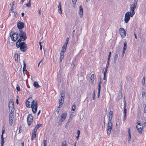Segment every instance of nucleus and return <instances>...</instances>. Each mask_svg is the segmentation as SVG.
Wrapping results in <instances>:
<instances>
[{"label": "nucleus", "mask_w": 146, "mask_h": 146, "mask_svg": "<svg viewBox=\"0 0 146 146\" xmlns=\"http://www.w3.org/2000/svg\"><path fill=\"white\" fill-rule=\"evenodd\" d=\"M36 130L35 129H34L32 133L31 139L32 140H34L36 137Z\"/></svg>", "instance_id": "ddd939ff"}, {"label": "nucleus", "mask_w": 146, "mask_h": 146, "mask_svg": "<svg viewBox=\"0 0 146 146\" xmlns=\"http://www.w3.org/2000/svg\"><path fill=\"white\" fill-rule=\"evenodd\" d=\"M68 40L69 38L68 37H67L66 38V41L65 42V43L68 44Z\"/></svg>", "instance_id": "5fc2aeb1"}, {"label": "nucleus", "mask_w": 146, "mask_h": 146, "mask_svg": "<svg viewBox=\"0 0 146 146\" xmlns=\"http://www.w3.org/2000/svg\"><path fill=\"white\" fill-rule=\"evenodd\" d=\"M113 111L110 110V111L109 114V121L108 122V129H107V133L109 135L111 133V131L112 127V123L111 121L113 117Z\"/></svg>", "instance_id": "f257e3e1"}, {"label": "nucleus", "mask_w": 146, "mask_h": 146, "mask_svg": "<svg viewBox=\"0 0 146 146\" xmlns=\"http://www.w3.org/2000/svg\"><path fill=\"white\" fill-rule=\"evenodd\" d=\"M24 0H21V2L19 3V4H23L24 1Z\"/></svg>", "instance_id": "052dcab7"}, {"label": "nucleus", "mask_w": 146, "mask_h": 146, "mask_svg": "<svg viewBox=\"0 0 146 146\" xmlns=\"http://www.w3.org/2000/svg\"><path fill=\"white\" fill-rule=\"evenodd\" d=\"M144 110H145V111H146V104L145 106Z\"/></svg>", "instance_id": "774afa93"}, {"label": "nucleus", "mask_w": 146, "mask_h": 146, "mask_svg": "<svg viewBox=\"0 0 146 146\" xmlns=\"http://www.w3.org/2000/svg\"><path fill=\"white\" fill-rule=\"evenodd\" d=\"M25 24L24 23L21 21H19L17 24V26L20 30H22V29L24 27Z\"/></svg>", "instance_id": "f8f14e48"}, {"label": "nucleus", "mask_w": 146, "mask_h": 146, "mask_svg": "<svg viewBox=\"0 0 146 146\" xmlns=\"http://www.w3.org/2000/svg\"><path fill=\"white\" fill-rule=\"evenodd\" d=\"M26 106L29 108H30L31 106V103L27 101L26 102Z\"/></svg>", "instance_id": "5701e85b"}, {"label": "nucleus", "mask_w": 146, "mask_h": 146, "mask_svg": "<svg viewBox=\"0 0 146 146\" xmlns=\"http://www.w3.org/2000/svg\"><path fill=\"white\" fill-rule=\"evenodd\" d=\"M64 52L61 51V52L60 53V56H64Z\"/></svg>", "instance_id": "09e8293b"}, {"label": "nucleus", "mask_w": 146, "mask_h": 146, "mask_svg": "<svg viewBox=\"0 0 146 146\" xmlns=\"http://www.w3.org/2000/svg\"><path fill=\"white\" fill-rule=\"evenodd\" d=\"M138 1V0H134V3H133L134 4L137 5V2Z\"/></svg>", "instance_id": "49530a36"}, {"label": "nucleus", "mask_w": 146, "mask_h": 146, "mask_svg": "<svg viewBox=\"0 0 146 146\" xmlns=\"http://www.w3.org/2000/svg\"><path fill=\"white\" fill-rule=\"evenodd\" d=\"M111 56V52H110L108 56V60H110Z\"/></svg>", "instance_id": "37998d69"}, {"label": "nucleus", "mask_w": 146, "mask_h": 146, "mask_svg": "<svg viewBox=\"0 0 146 146\" xmlns=\"http://www.w3.org/2000/svg\"><path fill=\"white\" fill-rule=\"evenodd\" d=\"M9 111L13 112L14 111V106L13 99H10L9 103Z\"/></svg>", "instance_id": "39448f33"}, {"label": "nucleus", "mask_w": 146, "mask_h": 146, "mask_svg": "<svg viewBox=\"0 0 146 146\" xmlns=\"http://www.w3.org/2000/svg\"><path fill=\"white\" fill-rule=\"evenodd\" d=\"M76 108V106L74 104L72 105V110L74 111Z\"/></svg>", "instance_id": "f704fd0d"}, {"label": "nucleus", "mask_w": 146, "mask_h": 146, "mask_svg": "<svg viewBox=\"0 0 146 146\" xmlns=\"http://www.w3.org/2000/svg\"><path fill=\"white\" fill-rule=\"evenodd\" d=\"M136 7V5L132 4L131 5L130 7L131 11L129 13H131V16H133L135 14L134 9Z\"/></svg>", "instance_id": "1a4fd4ad"}, {"label": "nucleus", "mask_w": 146, "mask_h": 146, "mask_svg": "<svg viewBox=\"0 0 146 146\" xmlns=\"http://www.w3.org/2000/svg\"><path fill=\"white\" fill-rule=\"evenodd\" d=\"M131 139V135H129L128 139V142H129H129H130Z\"/></svg>", "instance_id": "8fccbe9b"}, {"label": "nucleus", "mask_w": 146, "mask_h": 146, "mask_svg": "<svg viewBox=\"0 0 146 146\" xmlns=\"http://www.w3.org/2000/svg\"><path fill=\"white\" fill-rule=\"evenodd\" d=\"M27 122L28 125H30L33 122V117L31 114H29L27 117Z\"/></svg>", "instance_id": "6e6552de"}, {"label": "nucleus", "mask_w": 146, "mask_h": 146, "mask_svg": "<svg viewBox=\"0 0 146 146\" xmlns=\"http://www.w3.org/2000/svg\"><path fill=\"white\" fill-rule=\"evenodd\" d=\"M127 112V110L126 108V103L125 101V104H124V110H123V120L125 121L126 119L125 117L126 115Z\"/></svg>", "instance_id": "4468645a"}, {"label": "nucleus", "mask_w": 146, "mask_h": 146, "mask_svg": "<svg viewBox=\"0 0 146 146\" xmlns=\"http://www.w3.org/2000/svg\"><path fill=\"white\" fill-rule=\"evenodd\" d=\"M20 33L19 35L20 38L17 41H24L27 38L26 34L22 30H20Z\"/></svg>", "instance_id": "7ed1b4c3"}, {"label": "nucleus", "mask_w": 146, "mask_h": 146, "mask_svg": "<svg viewBox=\"0 0 146 146\" xmlns=\"http://www.w3.org/2000/svg\"><path fill=\"white\" fill-rule=\"evenodd\" d=\"M14 112H10V113L9 115V119H14Z\"/></svg>", "instance_id": "a211bd4d"}, {"label": "nucleus", "mask_w": 146, "mask_h": 146, "mask_svg": "<svg viewBox=\"0 0 146 146\" xmlns=\"http://www.w3.org/2000/svg\"><path fill=\"white\" fill-rule=\"evenodd\" d=\"M79 15L80 17H82L83 15V8L81 6L79 7Z\"/></svg>", "instance_id": "dca6fc26"}, {"label": "nucleus", "mask_w": 146, "mask_h": 146, "mask_svg": "<svg viewBox=\"0 0 146 146\" xmlns=\"http://www.w3.org/2000/svg\"><path fill=\"white\" fill-rule=\"evenodd\" d=\"M65 94L64 91L63 90L62 91L61 95V98H63V99H64L65 97Z\"/></svg>", "instance_id": "b1692460"}, {"label": "nucleus", "mask_w": 146, "mask_h": 146, "mask_svg": "<svg viewBox=\"0 0 146 146\" xmlns=\"http://www.w3.org/2000/svg\"><path fill=\"white\" fill-rule=\"evenodd\" d=\"M95 96H96V95H95V90H94V91L93 95V97H92L93 100H94V98L95 97Z\"/></svg>", "instance_id": "ea45409f"}, {"label": "nucleus", "mask_w": 146, "mask_h": 146, "mask_svg": "<svg viewBox=\"0 0 146 146\" xmlns=\"http://www.w3.org/2000/svg\"><path fill=\"white\" fill-rule=\"evenodd\" d=\"M14 119H9V124L10 125L12 126L13 124Z\"/></svg>", "instance_id": "7c9ffc66"}, {"label": "nucleus", "mask_w": 146, "mask_h": 146, "mask_svg": "<svg viewBox=\"0 0 146 146\" xmlns=\"http://www.w3.org/2000/svg\"><path fill=\"white\" fill-rule=\"evenodd\" d=\"M67 44H68L65 43V44H64V45H63V46L66 48L67 47Z\"/></svg>", "instance_id": "bf43d9fd"}, {"label": "nucleus", "mask_w": 146, "mask_h": 146, "mask_svg": "<svg viewBox=\"0 0 146 146\" xmlns=\"http://www.w3.org/2000/svg\"><path fill=\"white\" fill-rule=\"evenodd\" d=\"M43 146H47V145H46L47 142H46V140H44L43 141Z\"/></svg>", "instance_id": "4c0bfd02"}, {"label": "nucleus", "mask_w": 146, "mask_h": 146, "mask_svg": "<svg viewBox=\"0 0 146 146\" xmlns=\"http://www.w3.org/2000/svg\"><path fill=\"white\" fill-rule=\"evenodd\" d=\"M16 89L18 91H19L20 90V87L19 85H17L16 87Z\"/></svg>", "instance_id": "58836bf2"}, {"label": "nucleus", "mask_w": 146, "mask_h": 146, "mask_svg": "<svg viewBox=\"0 0 146 146\" xmlns=\"http://www.w3.org/2000/svg\"><path fill=\"white\" fill-rule=\"evenodd\" d=\"M18 55L17 54V53H16L14 55V57L15 60V61H17L18 60Z\"/></svg>", "instance_id": "2f4dec72"}, {"label": "nucleus", "mask_w": 146, "mask_h": 146, "mask_svg": "<svg viewBox=\"0 0 146 146\" xmlns=\"http://www.w3.org/2000/svg\"><path fill=\"white\" fill-rule=\"evenodd\" d=\"M19 133H21V127H19Z\"/></svg>", "instance_id": "69168bd1"}, {"label": "nucleus", "mask_w": 146, "mask_h": 146, "mask_svg": "<svg viewBox=\"0 0 146 146\" xmlns=\"http://www.w3.org/2000/svg\"><path fill=\"white\" fill-rule=\"evenodd\" d=\"M16 46L17 48L20 47V50L23 52H25L27 49V44L24 42L17 41Z\"/></svg>", "instance_id": "f03ea898"}, {"label": "nucleus", "mask_w": 146, "mask_h": 146, "mask_svg": "<svg viewBox=\"0 0 146 146\" xmlns=\"http://www.w3.org/2000/svg\"><path fill=\"white\" fill-rule=\"evenodd\" d=\"M72 1L73 4L74 5H75L76 2L77 0H72Z\"/></svg>", "instance_id": "a18cd8bd"}, {"label": "nucleus", "mask_w": 146, "mask_h": 146, "mask_svg": "<svg viewBox=\"0 0 146 146\" xmlns=\"http://www.w3.org/2000/svg\"><path fill=\"white\" fill-rule=\"evenodd\" d=\"M35 100H33V99L32 98H30L28 99L27 100V101H28V102H30V103H31V105H32L33 104V101Z\"/></svg>", "instance_id": "412c9836"}, {"label": "nucleus", "mask_w": 146, "mask_h": 146, "mask_svg": "<svg viewBox=\"0 0 146 146\" xmlns=\"http://www.w3.org/2000/svg\"><path fill=\"white\" fill-rule=\"evenodd\" d=\"M71 66L72 67V68H74L75 67V64L74 62H72L71 64Z\"/></svg>", "instance_id": "603ef678"}, {"label": "nucleus", "mask_w": 146, "mask_h": 146, "mask_svg": "<svg viewBox=\"0 0 146 146\" xmlns=\"http://www.w3.org/2000/svg\"><path fill=\"white\" fill-rule=\"evenodd\" d=\"M10 36L11 37L12 40L13 41H16L18 38V35L17 33H15L14 31H11L10 33Z\"/></svg>", "instance_id": "20e7f679"}, {"label": "nucleus", "mask_w": 146, "mask_h": 146, "mask_svg": "<svg viewBox=\"0 0 146 146\" xmlns=\"http://www.w3.org/2000/svg\"><path fill=\"white\" fill-rule=\"evenodd\" d=\"M1 145H4V143L5 141L4 140V138L3 137V136L2 135L1 136Z\"/></svg>", "instance_id": "c85d7f7f"}, {"label": "nucleus", "mask_w": 146, "mask_h": 146, "mask_svg": "<svg viewBox=\"0 0 146 146\" xmlns=\"http://www.w3.org/2000/svg\"><path fill=\"white\" fill-rule=\"evenodd\" d=\"M69 125V123H68V122H67V123L66 124V125H65V127H66V128H67V127H68V126Z\"/></svg>", "instance_id": "6e6d98bb"}, {"label": "nucleus", "mask_w": 146, "mask_h": 146, "mask_svg": "<svg viewBox=\"0 0 146 146\" xmlns=\"http://www.w3.org/2000/svg\"><path fill=\"white\" fill-rule=\"evenodd\" d=\"M66 48L64 47L63 46L62 48L61 51H62L65 52L66 50Z\"/></svg>", "instance_id": "79ce46f5"}, {"label": "nucleus", "mask_w": 146, "mask_h": 146, "mask_svg": "<svg viewBox=\"0 0 146 146\" xmlns=\"http://www.w3.org/2000/svg\"><path fill=\"white\" fill-rule=\"evenodd\" d=\"M71 120H72V118H71V116L70 115V117L69 118V119H68V121H67L68 123H69L71 121Z\"/></svg>", "instance_id": "de8ad7c7"}, {"label": "nucleus", "mask_w": 146, "mask_h": 146, "mask_svg": "<svg viewBox=\"0 0 146 146\" xmlns=\"http://www.w3.org/2000/svg\"><path fill=\"white\" fill-rule=\"evenodd\" d=\"M64 100V99H63V98H61V97L60 98L59 101L60 106H61V105L63 104Z\"/></svg>", "instance_id": "aec40b11"}, {"label": "nucleus", "mask_w": 146, "mask_h": 146, "mask_svg": "<svg viewBox=\"0 0 146 146\" xmlns=\"http://www.w3.org/2000/svg\"><path fill=\"white\" fill-rule=\"evenodd\" d=\"M80 131L79 130H78L77 131V134H78V135H80Z\"/></svg>", "instance_id": "0e129e2a"}, {"label": "nucleus", "mask_w": 146, "mask_h": 146, "mask_svg": "<svg viewBox=\"0 0 146 146\" xmlns=\"http://www.w3.org/2000/svg\"><path fill=\"white\" fill-rule=\"evenodd\" d=\"M103 123L104 124V127L105 126V117H104V121H103Z\"/></svg>", "instance_id": "13d9d810"}, {"label": "nucleus", "mask_w": 146, "mask_h": 146, "mask_svg": "<svg viewBox=\"0 0 146 146\" xmlns=\"http://www.w3.org/2000/svg\"><path fill=\"white\" fill-rule=\"evenodd\" d=\"M127 42L126 41H125L124 43V45L123 48V50H126L127 48Z\"/></svg>", "instance_id": "bb28decb"}, {"label": "nucleus", "mask_w": 146, "mask_h": 146, "mask_svg": "<svg viewBox=\"0 0 146 146\" xmlns=\"http://www.w3.org/2000/svg\"><path fill=\"white\" fill-rule=\"evenodd\" d=\"M145 95V93L144 92H143L142 93V97H143Z\"/></svg>", "instance_id": "864d4df0"}, {"label": "nucleus", "mask_w": 146, "mask_h": 146, "mask_svg": "<svg viewBox=\"0 0 146 146\" xmlns=\"http://www.w3.org/2000/svg\"><path fill=\"white\" fill-rule=\"evenodd\" d=\"M32 108L33 113H36L37 109V100L33 101V104L31 107Z\"/></svg>", "instance_id": "423d86ee"}, {"label": "nucleus", "mask_w": 146, "mask_h": 146, "mask_svg": "<svg viewBox=\"0 0 146 146\" xmlns=\"http://www.w3.org/2000/svg\"><path fill=\"white\" fill-rule=\"evenodd\" d=\"M42 125L41 124H38L37 125H36L34 129H36L37 131V129H38Z\"/></svg>", "instance_id": "393cba45"}, {"label": "nucleus", "mask_w": 146, "mask_h": 146, "mask_svg": "<svg viewBox=\"0 0 146 146\" xmlns=\"http://www.w3.org/2000/svg\"><path fill=\"white\" fill-rule=\"evenodd\" d=\"M14 2H12V3H11L10 4V5H11V9H10V11H12V10H13V8L11 7V5H12V6H13L14 5Z\"/></svg>", "instance_id": "c9c22d12"}, {"label": "nucleus", "mask_w": 146, "mask_h": 146, "mask_svg": "<svg viewBox=\"0 0 146 146\" xmlns=\"http://www.w3.org/2000/svg\"><path fill=\"white\" fill-rule=\"evenodd\" d=\"M120 34L122 37L124 38L126 36V32L123 28H121L119 29Z\"/></svg>", "instance_id": "9d476101"}, {"label": "nucleus", "mask_w": 146, "mask_h": 146, "mask_svg": "<svg viewBox=\"0 0 146 146\" xmlns=\"http://www.w3.org/2000/svg\"><path fill=\"white\" fill-rule=\"evenodd\" d=\"M131 13L129 12H127L126 13L125 16L124 21L126 23H127L130 19V17H132L133 16H131Z\"/></svg>", "instance_id": "0eeeda50"}, {"label": "nucleus", "mask_w": 146, "mask_h": 146, "mask_svg": "<svg viewBox=\"0 0 146 146\" xmlns=\"http://www.w3.org/2000/svg\"><path fill=\"white\" fill-rule=\"evenodd\" d=\"M94 74H93L91 75V76L90 77V79L91 80V81L92 83L93 82L94 80Z\"/></svg>", "instance_id": "c756f323"}, {"label": "nucleus", "mask_w": 146, "mask_h": 146, "mask_svg": "<svg viewBox=\"0 0 146 146\" xmlns=\"http://www.w3.org/2000/svg\"><path fill=\"white\" fill-rule=\"evenodd\" d=\"M26 6L28 7H29L31 6V2L29 1V2L26 4Z\"/></svg>", "instance_id": "e433bc0d"}, {"label": "nucleus", "mask_w": 146, "mask_h": 146, "mask_svg": "<svg viewBox=\"0 0 146 146\" xmlns=\"http://www.w3.org/2000/svg\"><path fill=\"white\" fill-rule=\"evenodd\" d=\"M109 64H107L106 65V68H104V69H105V70H106V71H107L108 68L109 66Z\"/></svg>", "instance_id": "c03bdc74"}, {"label": "nucleus", "mask_w": 146, "mask_h": 146, "mask_svg": "<svg viewBox=\"0 0 146 146\" xmlns=\"http://www.w3.org/2000/svg\"><path fill=\"white\" fill-rule=\"evenodd\" d=\"M125 50H123V51L122 52V56H122V57L124 56V53H125Z\"/></svg>", "instance_id": "4d7b16f0"}, {"label": "nucleus", "mask_w": 146, "mask_h": 146, "mask_svg": "<svg viewBox=\"0 0 146 146\" xmlns=\"http://www.w3.org/2000/svg\"><path fill=\"white\" fill-rule=\"evenodd\" d=\"M107 72L106 70H104V78H103V79L104 80H106V73Z\"/></svg>", "instance_id": "473e14b6"}, {"label": "nucleus", "mask_w": 146, "mask_h": 146, "mask_svg": "<svg viewBox=\"0 0 146 146\" xmlns=\"http://www.w3.org/2000/svg\"><path fill=\"white\" fill-rule=\"evenodd\" d=\"M41 9L40 8L38 11V13L40 15L41 14Z\"/></svg>", "instance_id": "e2e57ef3"}, {"label": "nucleus", "mask_w": 146, "mask_h": 146, "mask_svg": "<svg viewBox=\"0 0 146 146\" xmlns=\"http://www.w3.org/2000/svg\"><path fill=\"white\" fill-rule=\"evenodd\" d=\"M67 113L66 112H64L63 113L61 116L60 117V119L59 120V122H63L65 119Z\"/></svg>", "instance_id": "9b49d317"}, {"label": "nucleus", "mask_w": 146, "mask_h": 146, "mask_svg": "<svg viewBox=\"0 0 146 146\" xmlns=\"http://www.w3.org/2000/svg\"><path fill=\"white\" fill-rule=\"evenodd\" d=\"M66 141H64L62 143L61 146H66Z\"/></svg>", "instance_id": "72a5a7b5"}, {"label": "nucleus", "mask_w": 146, "mask_h": 146, "mask_svg": "<svg viewBox=\"0 0 146 146\" xmlns=\"http://www.w3.org/2000/svg\"><path fill=\"white\" fill-rule=\"evenodd\" d=\"M58 12L60 14H61L62 13L61 10V5L60 3L58 7Z\"/></svg>", "instance_id": "f3484780"}, {"label": "nucleus", "mask_w": 146, "mask_h": 146, "mask_svg": "<svg viewBox=\"0 0 146 146\" xmlns=\"http://www.w3.org/2000/svg\"><path fill=\"white\" fill-rule=\"evenodd\" d=\"M23 65H24V66H23V72L24 74L25 75V72H25V71H27V69H26V67L27 66H26V63L24 61H23Z\"/></svg>", "instance_id": "6ab92c4d"}, {"label": "nucleus", "mask_w": 146, "mask_h": 146, "mask_svg": "<svg viewBox=\"0 0 146 146\" xmlns=\"http://www.w3.org/2000/svg\"><path fill=\"white\" fill-rule=\"evenodd\" d=\"M33 85L35 87L37 88H38L40 86L37 82L36 81H35L34 82Z\"/></svg>", "instance_id": "4be33fe9"}, {"label": "nucleus", "mask_w": 146, "mask_h": 146, "mask_svg": "<svg viewBox=\"0 0 146 146\" xmlns=\"http://www.w3.org/2000/svg\"><path fill=\"white\" fill-rule=\"evenodd\" d=\"M118 55L117 54H116L115 56L114 62L115 64L116 62V60L117 59Z\"/></svg>", "instance_id": "a878e982"}, {"label": "nucleus", "mask_w": 146, "mask_h": 146, "mask_svg": "<svg viewBox=\"0 0 146 146\" xmlns=\"http://www.w3.org/2000/svg\"><path fill=\"white\" fill-rule=\"evenodd\" d=\"M137 130L140 133H141L142 130L143 128V125L142 124L140 125L139 126L137 125Z\"/></svg>", "instance_id": "2eb2a0df"}, {"label": "nucleus", "mask_w": 146, "mask_h": 146, "mask_svg": "<svg viewBox=\"0 0 146 146\" xmlns=\"http://www.w3.org/2000/svg\"><path fill=\"white\" fill-rule=\"evenodd\" d=\"M142 83L143 84V85H144V84H145V78L144 77L142 79Z\"/></svg>", "instance_id": "a19ab883"}, {"label": "nucleus", "mask_w": 146, "mask_h": 146, "mask_svg": "<svg viewBox=\"0 0 146 146\" xmlns=\"http://www.w3.org/2000/svg\"><path fill=\"white\" fill-rule=\"evenodd\" d=\"M5 132V130L4 129H3L2 131V134L1 135H2L3 136V134Z\"/></svg>", "instance_id": "680f3d73"}, {"label": "nucleus", "mask_w": 146, "mask_h": 146, "mask_svg": "<svg viewBox=\"0 0 146 146\" xmlns=\"http://www.w3.org/2000/svg\"><path fill=\"white\" fill-rule=\"evenodd\" d=\"M137 125H141V123L139 122V121H137Z\"/></svg>", "instance_id": "338daca9"}, {"label": "nucleus", "mask_w": 146, "mask_h": 146, "mask_svg": "<svg viewBox=\"0 0 146 146\" xmlns=\"http://www.w3.org/2000/svg\"><path fill=\"white\" fill-rule=\"evenodd\" d=\"M102 83V82L100 81L98 84V93H100V90L101 88V84Z\"/></svg>", "instance_id": "cd10ccee"}, {"label": "nucleus", "mask_w": 146, "mask_h": 146, "mask_svg": "<svg viewBox=\"0 0 146 146\" xmlns=\"http://www.w3.org/2000/svg\"><path fill=\"white\" fill-rule=\"evenodd\" d=\"M75 30H74L73 31V32L72 33V37H73L74 36V33H75Z\"/></svg>", "instance_id": "3c124183"}]
</instances>
